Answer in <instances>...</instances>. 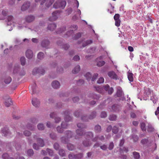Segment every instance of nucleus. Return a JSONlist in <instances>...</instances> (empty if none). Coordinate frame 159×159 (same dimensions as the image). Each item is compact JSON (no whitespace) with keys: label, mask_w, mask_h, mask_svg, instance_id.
I'll return each instance as SVG.
<instances>
[{"label":"nucleus","mask_w":159,"mask_h":159,"mask_svg":"<svg viewBox=\"0 0 159 159\" xmlns=\"http://www.w3.org/2000/svg\"><path fill=\"white\" fill-rule=\"evenodd\" d=\"M30 3L29 2H25L22 6L21 7V10L25 11L27 10L30 7Z\"/></svg>","instance_id":"obj_13"},{"label":"nucleus","mask_w":159,"mask_h":159,"mask_svg":"<svg viewBox=\"0 0 159 159\" xmlns=\"http://www.w3.org/2000/svg\"><path fill=\"white\" fill-rule=\"evenodd\" d=\"M50 116L51 118H54L55 122L56 123H58L61 121V118L60 117H56L57 113L55 112L51 113Z\"/></svg>","instance_id":"obj_4"},{"label":"nucleus","mask_w":159,"mask_h":159,"mask_svg":"<svg viewBox=\"0 0 159 159\" xmlns=\"http://www.w3.org/2000/svg\"><path fill=\"white\" fill-rule=\"evenodd\" d=\"M25 55L26 57L28 59H32L34 57L33 52L31 50L28 49L26 52Z\"/></svg>","instance_id":"obj_8"},{"label":"nucleus","mask_w":159,"mask_h":159,"mask_svg":"<svg viewBox=\"0 0 159 159\" xmlns=\"http://www.w3.org/2000/svg\"><path fill=\"white\" fill-rule=\"evenodd\" d=\"M66 4V2L65 1H58L54 3L53 5V7L56 9L60 8L63 9L65 7Z\"/></svg>","instance_id":"obj_1"},{"label":"nucleus","mask_w":159,"mask_h":159,"mask_svg":"<svg viewBox=\"0 0 159 159\" xmlns=\"http://www.w3.org/2000/svg\"><path fill=\"white\" fill-rule=\"evenodd\" d=\"M120 107L117 105H113L111 107V111H118L120 108Z\"/></svg>","instance_id":"obj_19"},{"label":"nucleus","mask_w":159,"mask_h":159,"mask_svg":"<svg viewBox=\"0 0 159 159\" xmlns=\"http://www.w3.org/2000/svg\"><path fill=\"white\" fill-rule=\"evenodd\" d=\"M123 92L121 89H118L117 92V94L118 97H120L122 95Z\"/></svg>","instance_id":"obj_62"},{"label":"nucleus","mask_w":159,"mask_h":159,"mask_svg":"<svg viewBox=\"0 0 159 159\" xmlns=\"http://www.w3.org/2000/svg\"><path fill=\"white\" fill-rule=\"evenodd\" d=\"M37 141L39 144V145L40 147H42L44 146V144L43 139L40 138H38L37 139Z\"/></svg>","instance_id":"obj_27"},{"label":"nucleus","mask_w":159,"mask_h":159,"mask_svg":"<svg viewBox=\"0 0 159 159\" xmlns=\"http://www.w3.org/2000/svg\"><path fill=\"white\" fill-rule=\"evenodd\" d=\"M47 151L49 155L50 156H52L53 155V152L52 150L47 148Z\"/></svg>","instance_id":"obj_63"},{"label":"nucleus","mask_w":159,"mask_h":159,"mask_svg":"<svg viewBox=\"0 0 159 159\" xmlns=\"http://www.w3.org/2000/svg\"><path fill=\"white\" fill-rule=\"evenodd\" d=\"M40 101L36 98H33L32 100V103L34 106L36 107H39L40 104Z\"/></svg>","instance_id":"obj_11"},{"label":"nucleus","mask_w":159,"mask_h":159,"mask_svg":"<svg viewBox=\"0 0 159 159\" xmlns=\"http://www.w3.org/2000/svg\"><path fill=\"white\" fill-rule=\"evenodd\" d=\"M40 147L39 145H38L36 143H34L33 144V148L35 150H39Z\"/></svg>","instance_id":"obj_56"},{"label":"nucleus","mask_w":159,"mask_h":159,"mask_svg":"<svg viewBox=\"0 0 159 159\" xmlns=\"http://www.w3.org/2000/svg\"><path fill=\"white\" fill-rule=\"evenodd\" d=\"M54 0H47L45 4L46 6L47 7H49L53 3Z\"/></svg>","instance_id":"obj_31"},{"label":"nucleus","mask_w":159,"mask_h":159,"mask_svg":"<svg viewBox=\"0 0 159 159\" xmlns=\"http://www.w3.org/2000/svg\"><path fill=\"white\" fill-rule=\"evenodd\" d=\"M11 77L8 76L5 78L4 82L6 84H9L11 82Z\"/></svg>","instance_id":"obj_38"},{"label":"nucleus","mask_w":159,"mask_h":159,"mask_svg":"<svg viewBox=\"0 0 159 159\" xmlns=\"http://www.w3.org/2000/svg\"><path fill=\"white\" fill-rule=\"evenodd\" d=\"M108 76L111 79L116 80L118 79V77L116 73L113 71H109L108 73Z\"/></svg>","instance_id":"obj_9"},{"label":"nucleus","mask_w":159,"mask_h":159,"mask_svg":"<svg viewBox=\"0 0 159 159\" xmlns=\"http://www.w3.org/2000/svg\"><path fill=\"white\" fill-rule=\"evenodd\" d=\"M104 88L105 90L108 91V94H111L114 91L113 88L112 87L110 88V86L108 85L107 84L105 85L104 87Z\"/></svg>","instance_id":"obj_14"},{"label":"nucleus","mask_w":159,"mask_h":159,"mask_svg":"<svg viewBox=\"0 0 159 159\" xmlns=\"http://www.w3.org/2000/svg\"><path fill=\"white\" fill-rule=\"evenodd\" d=\"M145 125L144 123L142 122L140 124V127L141 129L143 131H145L146 128H145Z\"/></svg>","instance_id":"obj_61"},{"label":"nucleus","mask_w":159,"mask_h":159,"mask_svg":"<svg viewBox=\"0 0 159 159\" xmlns=\"http://www.w3.org/2000/svg\"><path fill=\"white\" fill-rule=\"evenodd\" d=\"M82 120L84 121H87L89 119V117H87V116L85 115H83L81 117Z\"/></svg>","instance_id":"obj_52"},{"label":"nucleus","mask_w":159,"mask_h":159,"mask_svg":"<svg viewBox=\"0 0 159 159\" xmlns=\"http://www.w3.org/2000/svg\"><path fill=\"white\" fill-rule=\"evenodd\" d=\"M61 140L62 142L63 143H67L68 142V139L66 138V137H62L61 138Z\"/></svg>","instance_id":"obj_49"},{"label":"nucleus","mask_w":159,"mask_h":159,"mask_svg":"<svg viewBox=\"0 0 159 159\" xmlns=\"http://www.w3.org/2000/svg\"><path fill=\"white\" fill-rule=\"evenodd\" d=\"M147 130L148 132H152L154 131V129L151 125L148 124Z\"/></svg>","instance_id":"obj_39"},{"label":"nucleus","mask_w":159,"mask_h":159,"mask_svg":"<svg viewBox=\"0 0 159 159\" xmlns=\"http://www.w3.org/2000/svg\"><path fill=\"white\" fill-rule=\"evenodd\" d=\"M59 14V12L58 11H56L53 12L52 14V16L49 18V20L50 21H53L56 20L58 18V16Z\"/></svg>","instance_id":"obj_3"},{"label":"nucleus","mask_w":159,"mask_h":159,"mask_svg":"<svg viewBox=\"0 0 159 159\" xmlns=\"http://www.w3.org/2000/svg\"><path fill=\"white\" fill-rule=\"evenodd\" d=\"M44 72V70L41 68H35L32 71V74L33 75H36L37 74L43 75Z\"/></svg>","instance_id":"obj_2"},{"label":"nucleus","mask_w":159,"mask_h":159,"mask_svg":"<svg viewBox=\"0 0 159 159\" xmlns=\"http://www.w3.org/2000/svg\"><path fill=\"white\" fill-rule=\"evenodd\" d=\"M27 127L28 128L31 130H34L35 129V126L34 125L28 124Z\"/></svg>","instance_id":"obj_41"},{"label":"nucleus","mask_w":159,"mask_h":159,"mask_svg":"<svg viewBox=\"0 0 159 159\" xmlns=\"http://www.w3.org/2000/svg\"><path fill=\"white\" fill-rule=\"evenodd\" d=\"M56 27L57 25L55 24L52 23L48 25L47 28L48 30L50 31H53Z\"/></svg>","instance_id":"obj_15"},{"label":"nucleus","mask_w":159,"mask_h":159,"mask_svg":"<svg viewBox=\"0 0 159 159\" xmlns=\"http://www.w3.org/2000/svg\"><path fill=\"white\" fill-rule=\"evenodd\" d=\"M50 43V42L48 39H44L42 40L41 43V45L43 47L48 48Z\"/></svg>","instance_id":"obj_7"},{"label":"nucleus","mask_w":159,"mask_h":159,"mask_svg":"<svg viewBox=\"0 0 159 159\" xmlns=\"http://www.w3.org/2000/svg\"><path fill=\"white\" fill-rule=\"evenodd\" d=\"M85 76L87 80H90L91 79L92 75L89 72H88L85 74Z\"/></svg>","instance_id":"obj_51"},{"label":"nucleus","mask_w":159,"mask_h":159,"mask_svg":"<svg viewBox=\"0 0 159 159\" xmlns=\"http://www.w3.org/2000/svg\"><path fill=\"white\" fill-rule=\"evenodd\" d=\"M114 147V143L113 142H111L109 143L108 148L109 150H111Z\"/></svg>","instance_id":"obj_57"},{"label":"nucleus","mask_w":159,"mask_h":159,"mask_svg":"<svg viewBox=\"0 0 159 159\" xmlns=\"http://www.w3.org/2000/svg\"><path fill=\"white\" fill-rule=\"evenodd\" d=\"M44 54L42 52H39L37 55V57L38 59L39 60H42L44 57Z\"/></svg>","instance_id":"obj_35"},{"label":"nucleus","mask_w":159,"mask_h":159,"mask_svg":"<svg viewBox=\"0 0 159 159\" xmlns=\"http://www.w3.org/2000/svg\"><path fill=\"white\" fill-rule=\"evenodd\" d=\"M93 133L92 132L89 131L84 134L85 137L88 139H92L93 136Z\"/></svg>","instance_id":"obj_16"},{"label":"nucleus","mask_w":159,"mask_h":159,"mask_svg":"<svg viewBox=\"0 0 159 159\" xmlns=\"http://www.w3.org/2000/svg\"><path fill=\"white\" fill-rule=\"evenodd\" d=\"M118 130H119L118 128L115 126L113 127L112 129V132L115 134H117L118 133Z\"/></svg>","instance_id":"obj_54"},{"label":"nucleus","mask_w":159,"mask_h":159,"mask_svg":"<svg viewBox=\"0 0 159 159\" xmlns=\"http://www.w3.org/2000/svg\"><path fill=\"white\" fill-rule=\"evenodd\" d=\"M57 44L58 46H61L62 48H64L65 50H67L70 47L69 45L68 44H63L62 42L60 41L57 42Z\"/></svg>","instance_id":"obj_10"},{"label":"nucleus","mask_w":159,"mask_h":159,"mask_svg":"<svg viewBox=\"0 0 159 159\" xmlns=\"http://www.w3.org/2000/svg\"><path fill=\"white\" fill-rule=\"evenodd\" d=\"M104 86H98L95 87V88L97 92L99 93H102L103 92L104 90H105L104 88Z\"/></svg>","instance_id":"obj_23"},{"label":"nucleus","mask_w":159,"mask_h":159,"mask_svg":"<svg viewBox=\"0 0 159 159\" xmlns=\"http://www.w3.org/2000/svg\"><path fill=\"white\" fill-rule=\"evenodd\" d=\"M83 145L86 147L90 146L91 145V143L89 140L86 139L83 142Z\"/></svg>","instance_id":"obj_25"},{"label":"nucleus","mask_w":159,"mask_h":159,"mask_svg":"<svg viewBox=\"0 0 159 159\" xmlns=\"http://www.w3.org/2000/svg\"><path fill=\"white\" fill-rule=\"evenodd\" d=\"M93 42V41L92 40H87L86 42H85V44H83V46L84 47H85V46H86V45H89V44H90L91 43H92Z\"/></svg>","instance_id":"obj_59"},{"label":"nucleus","mask_w":159,"mask_h":159,"mask_svg":"<svg viewBox=\"0 0 159 159\" xmlns=\"http://www.w3.org/2000/svg\"><path fill=\"white\" fill-rule=\"evenodd\" d=\"M134 157L135 159H139L140 158V155L139 152H134L133 153Z\"/></svg>","instance_id":"obj_32"},{"label":"nucleus","mask_w":159,"mask_h":159,"mask_svg":"<svg viewBox=\"0 0 159 159\" xmlns=\"http://www.w3.org/2000/svg\"><path fill=\"white\" fill-rule=\"evenodd\" d=\"M59 154L61 157L65 156L66 155L64 150L62 149H61L59 150Z\"/></svg>","instance_id":"obj_48"},{"label":"nucleus","mask_w":159,"mask_h":159,"mask_svg":"<svg viewBox=\"0 0 159 159\" xmlns=\"http://www.w3.org/2000/svg\"><path fill=\"white\" fill-rule=\"evenodd\" d=\"M133 75V74L131 73H129L128 75V78L130 82H132L134 80Z\"/></svg>","instance_id":"obj_43"},{"label":"nucleus","mask_w":159,"mask_h":159,"mask_svg":"<svg viewBox=\"0 0 159 159\" xmlns=\"http://www.w3.org/2000/svg\"><path fill=\"white\" fill-rule=\"evenodd\" d=\"M27 154L28 156L30 157L32 156L34 154L33 150L32 149H29L27 151Z\"/></svg>","instance_id":"obj_44"},{"label":"nucleus","mask_w":159,"mask_h":159,"mask_svg":"<svg viewBox=\"0 0 159 159\" xmlns=\"http://www.w3.org/2000/svg\"><path fill=\"white\" fill-rule=\"evenodd\" d=\"M1 131L4 136H7L9 133L8 129L7 128H4L2 129Z\"/></svg>","instance_id":"obj_28"},{"label":"nucleus","mask_w":159,"mask_h":159,"mask_svg":"<svg viewBox=\"0 0 159 159\" xmlns=\"http://www.w3.org/2000/svg\"><path fill=\"white\" fill-rule=\"evenodd\" d=\"M63 128H62L60 126H58L57 128V132L59 133H62L64 131Z\"/></svg>","instance_id":"obj_50"},{"label":"nucleus","mask_w":159,"mask_h":159,"mask_svg":"<svg viewBox=\"0 0 159 159\" xmlns=\"http://www.w3.org/2000/svg\"><path fill=\"white\" fill-rule=\"evenodd\" d=\"M38 89L35 83H34L30 87V91L32 94L37 93L38 92Z\"/></svg>","instance_id":"obj_6"},{"label":"nucleus","mask_w":159,"mask_h":159,"mask_svg":"<svg viewBox=\"0 0 159 159\" xmlns=\"http://www.w3.org/2000/svg\"><path fill=\"white\" fill-rule=\"evenodd\" d=\"M94 131L96 133H99L101 131V127L99 125H97L94 127Z\"/></svg>","instance_id":"obj_26"},{"label":"nucleus","mask_w":159,"mask_h":159,"mask_svg":"<svg viewBox=\"0 0 159 159\" xmlns=\"http://www.w3.org/2000/svg\"><path fill=\"white\" fill-rule=\"evenodd\" d=\"M96 116V112L95 111H93L89 115V119L90 120H92L95 118Z\"/></svg>","instance_id":"obj_37"},{"label":"nucleus","mask_w":159,"mask_h":159,"mask_svg":"<svg viewBox=\"0 0 159 159\" xmlns=\"http://www.w3.org/2000/svg\"><path fill=\"white\" fill-rule=\"evenodd\" d=\"M67 115L65 117L64 120L65 121L68 122L71 120V118L69 115V113L68 111L67 112Z\"/></svg>","instance_id":"obj_34"},{"label":"nucleus","mask_w":159,"mask_h":159,"mask_svg":"<svg viewBox=\"0 0 159 159\" xmlns=\"http://www.w3.org/2000/svg\"><path fill=\"white\" fill-rule=\"evenodd\" d=\"M77 126L79 128V129H82L85 128L86 127V126L83 123H78L77 125Z\"/></svg>","instance_id":"obj_33"},{"label":"nucleus","mask_w":159,"mask_h":159,"mask_svg":"<svg viewBox=\"0 0 159 159\" xmlns=\"http://www.w3.org/2000/svg\"><path fill=\"white\" fill-rule=\"evenodd\" d=\"M61 125L62 128L64 129L67 128L68 126V125L66 121H63L61 124Z\"/></svg>","instance_id":"obj_36"},{"label":"nucleus","mask_w":159,"mask_h":159,"mask_svg":"<svg viewBox=\"0 0 159 159\" xmlns=\"http://www.w3.org/2000/svg\"><path fill=\"white\" fill-rule=\"evenodd\" d=\"M25 60V58L24 57H22L20 58V62L21 63V64L22 66H24L25 65L26 63Z\"/></svg>","instance_id":"obj_42"},{"label":"nucleus","mask_w":159,"mask_h":159,"mask_svg":"<svg viewBox=\"0 0 159 159\" xmlns=\"http://www.w3.org/2000/svg\"><path fill=\"white\" fill-rule=\"evenodd\" d=\"M65 134L68 139L72 138L73 135L71 131L69 130L66 131L65 132Z\"/></svg>","instance_id":"obj_29"},{"label":"nucleus","mask_w":159,"mask_h":159,"mask_svg":"<svg viewBox=\"0 0 159 159\" xmlns=\"http://www.w3.org/2000/svg\"><path fill=\"white\" fill-rule=\"evenodd\" d=\"M52 87L55 89H59L60 86V83L57 80L53 81L52 83Z\"/></svg>","instance_id":"obj_12"},{"label":"nucleus","mask_w":159,"mask_h":159,"mask_svg":"<svg viewBox=\"0 0 159 159\" xmlns=\"http://www.w3.org/2000/svg\"><path fill=\"white\" fill-rule=\"evenodd\" d=\"M35 19V17L34 16H28L25 17L26 21L28 22H31Z\"/></svg>","instance_id":"obj_17"},{"label":"nucleus","mask_w":159,"mask_h":159,"mask_svg":"<svg viewBox=\"0 0 159 159\" xmlns=\"http://www.w3.org/2000/svg\"><path fill=\"white\" fill-rule=\"evenodd\" d=\"M66 29L65 27H62L61 28H60L59 30L57 31V33L58 34L62 33L66 30Z\"/></svg>","instance_id":"obj_55"},{"label":"nucleus","mask_w":159,"mask_h":159,"mask_svg":"<svg viewBox=\"0 0 159 159\" xmlns=\"http://www.w3.org/2000/svg\"><path fill=\"white\" fill-rule=\"evenodd\" d=\"M13 17L11 16H9L8 17L7 21H6L8 25H11L12 24V23L13 22Z\"/></svg>","instance_id":"obj_20"},{"label":"nucleus","mask_w":159,"mask_h":159,"mask_svg":"<svg viewBox=\"0 0 159 159\" xmlns=\"http://www.w3.org/2000/svg\"><path fill=\"white\" fill-rule=\"evenodd\" d=\"M50 137L52 139L56 140L57 137L56 134L54 133H52L50 134Z\"/></svg>","instance_id":"obj_45"},{"label":"nucleus","mask_w":159,"mask_h":159,"mask_svg":"<svg viewBox=\"0 0 159 159\" xmlns=\"http://www.w3.org/2000/svg\"><path fill=\"white\" fill-rule=\"evenodd\" d=\"M68 157L69 159H75V154L73 153H70L68 156Z\"/></svg>","instance_id":"obj_58"},{"label":"nucleus","mask_w":159,"mask_h":159,"mask_svg":"<svg viewBox=\"0 0 159 159\" xmlns=\"http://www.w3.org/2000/svg\"><path fill=\"white\" fill-rule=\"evenodd\" d=\"M89 98H92L94 99H98L99 98V96L98 95H97L93 93H90L89 95Z\"/></svg>","instance_id":"obj_24"},{"label":"nucleus","mask_w":159,"mask_h":159,"mask_svg":"<svg viewBox=\"0 0 159 159\" xmlns=\"http://www.w3.org/2000/svg\"><path fill=\"white\" fill-rule=\"evenodd\" d=\"M12 103L11 99L8 97L5 100L4 104L6 106L8 107L12 104Z\"/></svg>","instance_id":"obj_18"},{"label":"nucleus","mask_w":159,"mask_h":159,"mask_svg":"<svg viewBox=\"0 0 159 159\" xmlns=\"http://www.w3.org/2000/svg\"><path fill=\"white\" fill-rule=\"evenodd\" d=\"M76 134L75 136V138L76 139H79L83 135H84V133L82 129H78L76 130Z\"/></svg>","instance_id":"obj_5"},{"label":"nucleus","mask_w":159,"mask_h":159,"mask_svg":"<svg viewBox=\"0 0 159 159\" xmlns=\"http://www.w3.org/2000/svg\"><path fill=\"white\" fill-rule=\"evenodd\" d=\"M2 157L3 159H9V156L7 153H4L2 155Z\"/></svg>","instance_id":"obj_64"},{"label":"nucleus","mask_w":159,"mask_h":159,"mask_svg":"<svg viewBox=\"0 0 159 159\" xmlns=\"http://www.w3.org/2000/svg\"><path fill=\"white\" fill-rule=\"evenodd\" d=\"M80 66L79 65L76 66L74 69L72 70V73L74 74H76L79 72L80 70Z\"/></svg>","instance_id":"obj_22"},{"label":"nucleus","mask_w":159,"mask_h":159,"mask_svg":"<svg viewBox=\"0 0 159 159\" xmlns=\"http://www.w3.org/2000/svg\"><path fill=\"white\" fill-rule=\"evenodd\" d=\"M38 129L39 130H43L44 129L45 126L42 123H39L37 126Z\"/></svg>","instance_id":"obj_30"},{"label":"nucleus","mask_w":159,"mask_h":159,"mask_svg":"<svg viewBox=\"0 0 159 159\" xmlns=\"http://www.w3.org/2000/svg\"><path fill=\"white\" fill-rule=\"evenodd\" d=\"M67 148L70 151H72L75 148L73 144L70 143H69L67 144Z\"/></svg>","instance_id":"obj_40"},{"label":"nucleus","mask_w":159,"mask_h":159,"mask_svg":"<svg viewBox=\"0 0 159 159\" xmlns=\"http://www.w3.org/2000/svg\"><path fill=\"white\" fill-rule=\"evenodd\" d=\"M83 154L82 153H80L75 154V159H80L83 157Z\"/></svg>","instance_id":"obj_46"},{"label":"nucleus","mask_w":159,"mask_h":159,"mask_svg":"<svg viewBox=\"0 0 159 159\" xmlns=\"http://www.w3.org/2000/svg\"><path fill=\"white\" fill-rule=\"evenodd\" d=\"M105 62L103 61H101L98 62L97 64V65L98 66H102L104 65Z\"/></svg>","instance_id":"obj_60"},{"label":"nucleus","mask_w":159,"mask_h":159,"mask_svg":"<svg viewBox=\"0 0 159 159\" xmlns=\"http://www.w3.org/2000/svg\"><path fill=\"white\" fill-rule=\"evenodd\" d=\"M148 141V139L147 138H145L142 139L141 141V143L143 145L147 144Z\"/></svg>","instance_id":"obj_53"},{"label":"nucleus","mask_w":159,"mask_h":159,"mask_svg":"<svg viewBox=\"0 0 159 159\" xmlns=\"http://www.w3.org/2000/svg\"><path fill=\"white\" fill-rule=\"evenodd\" d=\"M20 69V65L17 64H15L14 67L13 73H16L18 72Z\"/></svg>","instance_id":"obj_21"},{"label":"nucleus","mask_w":159,"mask_h":159,"mask_svg":"<svg viewBox=\"0 0 159 159\" xmlns=\"http://www.w3.org/2000/svg\"><path fill=\"white\" fill-rule=\"evenodd\" d=\"M116 116L115 115H110L109 117V120L112 121H114L116 120Z\"/></svg>","instance_id":"obj_47"}]
</instances>
